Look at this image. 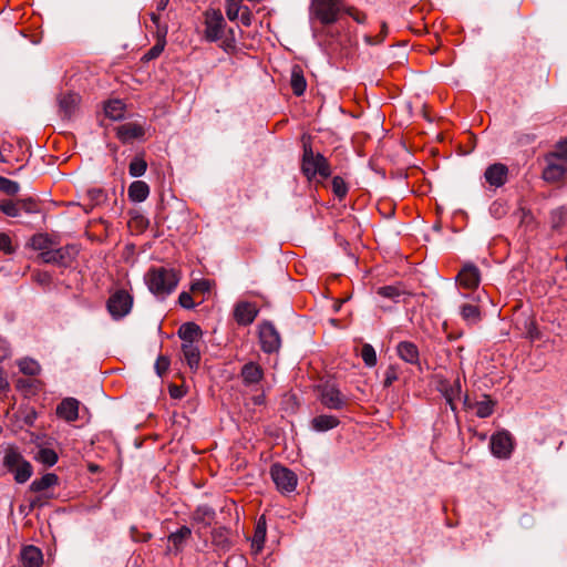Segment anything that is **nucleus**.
Here are the masks:
<instances>
[{"label":"nucleus","mask_w":567,"mask_h":567,"mask_svg":"<svg viewBox=\"0 0 567 567\" xmlns=\"http://www.w3.org/2000/svg\"><path fill=\"white\" fill-rule=\"evenodd\" d=\"M147 169V163L143 157L136 156L134 157L128 166V173L133 177H140L145 174Z\"/></svg>","instance_id":"obj_33"},{"label":"nucleus","mask_w":567,"mask_h":567,"mask_svg":"<svg viewBox=\"0 0 567 567\" xmlns=\"http://www.w3.org/2000/svg\"><path fill=\"white\" fill-rule=\"evenodd\" d=\"M258 315V309L254 303L239 302L234 310V317L238 324L248 326L254 322Z\"/></svg>","instance_id":"obj_14"},{"label":"nucleus","mask_w":567,"mask_h":567,"mask_svg":"<svg viewBox=\"0 0 567 567\" xmlns=\"http://www.w3.org/2000/svg\"><path fill=\"white\" fill-rule=\"evenodd\" d=\"M204 37L209 42H216L221 39L225 30V20L220 11L208 10L205 12Z\"/></svg>","instance_id":"obj_5"},{"label":"nucleus","mask_w":567,"mask_h":567,"mask_svg":"<svg viewBox=\"0 0 567 567\" xmlns=\"http://www.w3.org/2000/svg\"><path fill=\"white\" fill-rule=\"evenodd\" d=\"M264 375L262 367L254 361L245 363L240 369V378L246 386L258 385L264 380Z\"/></svg>","instance_id":"obj_12"},{"label":"nucleus","mask_w":567,"mask_h":567,"mask_svg":"<svg viewBox=\"0 0 567 567\" xmlns=\"http://www.w3.org/2000/svg\"><path fill=\"white\" fill-rule=\"evenodd\" d=\"M37 460L47 466H53L58 462V454L51 449H41Z\"/></svg>","instance_id":"obj_39"},{"label":"nucleus","mask_w":567,"mask_h":567,"mask_svg":"<svg viewBox=\"0 0 567 567\" xmlns=\"http://www.w3.org/2000/svg\"><path fill=\"white\" fill-rule=\"evenodd\" d=\"M169 394L174 399H181L184 396V391L177 385H172L169 386Z\"/></svg>","instance_id":"obj_58"},{"label":"nucleus","mask_w":567,"mask_h":567,"mask_svg":"<svg viewBox=\"0 0 567 567\" xmlns=\"http://www.w3.org/2000/svg\"><path fill=\"white\" fill-rule=\"evenodd\" d=\"M399 379L398 369L394 365H390L384 372L383 385L385 388L391 386Z\"/></svg>","instance_id":"obj_45"},{"label":"nucleus","mask_w":567,"mask_h":567,"mask_svg":"<svg viewBox=\"0 0 567 567\" xmlns=\"http://www.w3.org/2000/svg\"><path fill=\"white\" fill-rule=\"evenodd\" d=\"M200 328L194 322L184 323L178 330V336L183 343H195L200 338Z\"/></svg>","instance_id":"obj_25"},{"label":"nucleus","mask_w":567,"mask_h":567,"mask_svg":"<svg viewBox=\"0 0 567 567\" xmlns=\"http://www.w3.org/2000/svg\"><path fill=\"white\" fill-rule=\"evenodd\" d=\"M361 358L367 367L372 368L377 364V353L374 348L369 344L364 343L361 348Z\"/></svg>","instance_id":"obj_38"},{"label":"nucleus","mask_w":567,"mask_h":567,"mask_svg":"<svg viewBox=\"0 0 567 567\" xmlns=\"http://www.w3.org/2000/svg\"><path fill=\"white\" fill-rule=\"evenodd\" d=\"M150 291L158 298H165L177 287L179 277L174 269L152 267L144 277Z\"/></svg>","instance_id":"obj_1"},{"label":"nucleus","mask_w":567,"mask_h":567,"mask_svg":"<svg viewBox=\"0 0 567 567\" xmlns=\"http://www.w3.org/2000/svg\"><path fill=\"white\" fill-rule=\"evenodd\" d=\"M178 302L183 308L190 309L194 307L193 297L188 292H182L178 297Z\"/></svg>","instance_id":"obj_52"},{"label":"nucleus","mask_w":567,"mask_h":567,"mask_svg":"<svg viewBox=\"0 0 567 567\" xmlns=\"http://www.w3.org/2000/svg\"><path fill=\"white\" fill-rule=\"evenodd\" d=\"M243 9L241 0H227L226 2V14L230 21L238 19Z\"/></svg>","instance_id":"obj_42"},{"label":"nucleus","mask_w":567,"mask_h":567,"mask_svg":"<svg viewBox=\"0 0 567 567\" xmlns=\"http://www.w3.org/2000/svg\"><path fill=\"white\" fill-rule=\"evenodd\" d=\"M21 558L24 567H41L43 556L39 548L27 546L21 551Z\"/></svg>","instance_id":"obj_21"},{"label":"nucleus","mask_w":567,"mask_h":567,"mask_svg":"<svg viewBox=\"0 0 567 567\" xmlns=\"http://www.w3.org/2000/svg\"><path fill=\"white\" fill-rule=\"evenodd\" d=\"M513 449L514 441L508 432H497L491 437V450L494 456L498 458H508Z\"/></svg>","instance_id":"obj_10"},{"label":"nucleus","mask_w":567,"mask_h":567,"mask_svg":"<svg viewBox=\"0 0 567 567\" xmlns=\"http://www.w3.org/2000/svg\"><path fill=\"white\" fill-rule=\"evenodd\" d=\"M213 515H214V512L208 508V507H199L196 509V512L194 513V518L199 520H204V519H212L213 518Z\"/></svg>","instance_id":"obj_51"},{"label":"nucleus","mask_w":567,"mask_h":567,"mask_svg":"<svg viewBox=\"0 0 567 567\" xmlns=\"http://www.w3.org/2000/svg\"><path fill=\"white\" fill-rule=\"evenodd\" d=\"M11 354V349L8 342L0 337V362L9 358Z\"/></svg>","instance_id":"obj_55"},{"label":"nucleus","mask_w":567,"mask_h":567,"mask_svg":"<svg viewBox=\"0 0 567 567\" xmlns=\"http://www.w3.org/2000/svg\"><path fill=\"white\" fill-rule=\"evenodd\" d=\"M332 189H333V193L340 198L346 196V194L348 192L346 182L339 176L333 177Z\"/></svg>","instance_id":"obj_44"},{"label":"nucleus","mask_w":567,"mask_h":567,"mask_svg":"<svg viewBox=\"0 0 567 567\" xmlns=\"http://www.w3.org/2000/svg\"><path fill=\"white\" fill-rule=\"evenodd\" d=\"M20 190V185L7 177L0 176V192L6 195L13 196Z\"/></svg>","instance_id":"obj_40"},{"label":"nucleus","mask_w":567,"mask_h":567,"mask_svg":"<svg viewBox=\"0 0 567 567\" xmlns=\"http://www.w3.org/2000/svg\"><path fill=\"white\" fill-rule=\"evenodd\" d=\"M86 196L92 203L91 206L100 204L105 198L104 192L100 188L89 189Z\"/></svg>","instance_id":"obj_47"},{"label":"nucleus","mask_w":567,"mask_h":567,"mask_svg":"<svg viewBox=\"0 0 567 567\" xmlns=\"http://www.w3.org/2000/svg\"><path fill=\"white\" fill-rule=\"evenodd\" d=\"M346 396L333 384H324L321 389V403L328 409L340 410L346 405Z\"/></svg>","instance_id":"obj_11"},{"label":"nucleus","mask_w":567,"mask_h":567,"mask_svg":"<svg viewBox=\"0 0 567 567\" xmlns=\"http://www.w3.org/2000/svg\"><path fill=\"white\" fill-rule=\"evenodd\" d=\"M182 351L188 367L192 370H196L200 362V351L198 346L195 343H183Z\"/></svg>","instance_id":"obj_24"},{"label":"nucleus","mask_w":567,"mask_h":567,"mask_svg":"<svg viewBox=\"0 0 567 567\" xmlns=\"http://www.w3.org/2000/svg\"><path fill=\"white\" fill-rule=\"evenodd\" d=\"M460 315L462 319L470 326L476 324L482 319L478 306L472 302L461 305Z\"/></svg>","instance_id":"obj_23"},{"label":"nucleus","mask_w":567,"mask_h":567,"mask_svg":"<svg viewBox=\"0 0 567 567\" xmlns=\"http://www.w3.org/2000/svg\"><path fill=\"white\" fill-rule=\"evenodd\" d=\"M346 12L359 23H362L365 20V16L353 8L347 9Z\"/></svg>","instance_id":"obj_57"},{"label":"nucleus","mask_w":567,"mask_h":567,"mask_svg":"<svg viewBox=\"0 0 567 567\" xmlns=\"http://www.w3.org/2000/svg\"><path fill=\"white\" fill-rule=\"evenodd\" d=\"M20 204V212L24 210L28 214H32L37 212V203L32 198L19 199L17 200Z\"/></svg>","instance_id":"obj_49"},{"label":"nucleus","mask_w":567,"mask_h":567,"mask_svg":"<svg viewBox=\"0 0 567 567\" xmlns=\"http://www.w3.org/2000/svg\"><path fill=\"white\" fill-rule=\"evenodd\" d=\"M480 271L474 265H465L457 275L461 287L466 289L476 288L480 284Z\"/></svg>","instance_id":"obj_15"},{"label":"nucleus","mask_w":567,"mask_h":567,"mask_svg":"<svg viewBox=\"0 0 567 567\" xmlns=\"http://www.w3.org/2000/svg\"><path fill=\"white\" fill-rule=\"evenodd\" d=\"M169 368V360L167 357L159 355L155 362V371L162 377Z\"/></svg>","instance_id":"obj_48"},{"label":"nucleus","mask_w":567,"mask_h":567,"mask_svg":"<svg viewBox=\"0 0 567 567\" xmlns=\"http://www.w3.org/2000/svg\"><path fill=\"white\" fill-rule=\"evenodd\" d=\"M75 255V248L66 246L61 247L59 249H49L42 251L39 255V259L44 264H55L59 266L66 267L68 265H70Z\"/></svg>","instance_id":"obj_9"},{"label":"nucleus","mask_w":567,"mask_h":567,"mask_svg":"<svg viewBox=\"0 0 567 567\" xmlns=\"http://www.w3.org/2000/svg\"><path fill=\"white\" fill-rule=\"evenodd\" d=\"M31 245L37 250H49V239L44 235L33 236L31 239Z\"/></svg>","instance_id":"obj_46"},{"label":"nucleus","mask_w":567,"mask_h":567,"mask_svg":"<svg viewBox=\"0 0 567 567\" xmlns=\"http://www.w3.org/2000/svg\"><path fill=\"white\" fill-rule=\"evenodd\" d=\"M266 534H267V524L265 516H260L257 520L255 533L251 538V549L255 554H258L262 550L264 544L266 540Z\"/></svg>","instance_id":"obj_18"},{"label":"nucleus","mask_w":567,"mask_h":567,"mask_svg":"<svg viewBox=\"0 0 567 567\" xmlns=\"http://www.w3.org/2000/svg\"><path fill=\"white\" fill-rule=\"evenodd\" d=\"M192 535L190 528L182 526L177 532L169 535L168 539L173 543L175 548L178 550L183 542Z\"/></svg>","instance_id":"obj_36"},{"label":"nucleus","mask_w":567,"mask_h":567,"mask_svg":"<svg viewBox=\"0 0 567 567\" xmlns=\"http://www.w3.org/2000/svg\"><path fill=\"white\" fill-rule=\"evenodd\" d=\"M132 305V296L127 291L118 290L110 297L107 309L114 319H121L131 311Z\"/></svg>","instance_id":"obj_7"},{"label":"nucleus","mask_w":567,"mask_h":567,"mask_svg":"<svg viewBox=\"0 0 567 567\" xmlns=\"http://www.w3.org/2000/svg\"><path fill=\"white\" fill-rule=\"evenodd\" d=\"M396 353L403 361L410 364H415L419 362V349L413 342L401 341L396 346Z\"/></svg>","instance_id":"obj_17"},{"label":"nucleus","mask_w":567,"mask_h":567,"mask_svg":"<svg viewBox=\"0 0 567 567\" xmlns=\"http://www.w3.org/2000/svg\"><path fill=\"white\" fill-rule=\"evenodd\" d=\"M19 369L27 375H37L40 372V365L37 361L31 359H23L19 361Z\"/></svg>","instance_id":"obj_41"},{"label":"nucleus","mask_w":567,"mask_h":567,"mask_svg":"<svg viewBox=\"0 0 567 567\" xmlns=\"http://www.w3.org/2000/svg\"><path fill=\"white\" fill-rule=\"evenodd\" d=\"M485 181L494 187L503 186L508 177V168L502 163L489 165L484 173Z\"/></svg>","instance_id":"obj_13"},{"label":"nucleus","mask_w":567,"mask_h":567,"mask_svg":"<svg viewBox=\"0 0 567 567\" xmlns=\"http://www.w3.org/2000/svg\"><path fill=\"white\" fill-rule=\"evenodd\" d=\"M259 341L261 350L267 353L278 351L281 346L280 334L275 326L269 321L260 323Z\"/></svg>","instance_id":"obj_6"},{"label":"nucleus","mask_w":567,"mask_h":567,"mask_svg":"<svg viewBox=\"0 0 567 567\" xmlns=\"http://www.w3.org/2000/svg\"><path fill=\"white\" fill-rule=\"evenodd\" d=\"M7 148L3 146V147H0V163H6L7 162V158L3 154V152L6 151Z\"/></svg>","instance_id":"obj_61"},{"label":"nucleus","mask_w":567,"mask_h":567,"mask_svg":"<svg viewBox=\"0 0 567 567\" xmlns=\"http://www.w3.org/2000/svg\"><path fill=\"white\" fill-rule=\"evenodd\" d=\"M442 390L446 402L450 404L452 410H455V401L461 399L462 388L461 382L456 379L453 384H442Z\"/></svg>","instance_id":"obj_28"},{"label":"nucleus","mask_w":567,"mask_h":567,"mask_svg":"<svg viewBox=\"0 0 567 567\" xmlns=\"http://www.w3.org/2000/svg\"><path fill=\"white\" fill-rule=\"evenodd\" d=\"M241 23L246 27L250 25L251 23V12L249 11L248 7H244V9L240 11L239 17Z\"/></svg>","instance_id":"obj_56"},{"label":"nucleus","mask_w":567,"mask_h":567,"mask_svg":"<svg viewBox=\"0 0 567 567\" xmlns=\"http://www.w3.org/2000/svg\"><path fill=\"white\" fill-rule=\"evenodd\" d=\"M17 483H25L32 475V466L28 461L21 462L19 466L12 472Z\"/></svg>","instance_id":"obj_32"},{"label":"nucleus","mask_w":567,"mask_h":567,"mask_svg":"<svg viewBox=\"0 0 567 567\" xmlns=\"http://www.w3.org/2000/svg\"><path fill=\"white\" fill-rule=\"evenodd\" d=\"M117 137L123 142H130L134 138L142 137L144 130L136 123H124L116 128Z\"/></svg>","instance_id":"obj_19"},{"label":"nucleus","mask_w":567,"mask_h":567,"mask_svg":"<svg viewBox=\"0 0 567 567\" xmlns=\"http://www.w3.org/2000/svg\"><path fill=\"white\" fill-rule=\"evenodd\" d=\"M301 169L309 179L317 175L323 178L330 175V167L327 159L319 153L315 154L311 146L306 143L303 144Z\"/></svg>","instance_id":"obj_2"},{"label":"nucleus","mask_w":567,"mask_h":567,"mask_svg":"<svg viewBox=\"0 0 567 567\" xmlns=\"http://www.w3.org/2000/svg\"><path fill=\"white\" fill-rule=\"evenodd\" d=\"M270 474L278 489L286 493L295 491L297 476L292 471L282 465L275 464L271 466Z\"/></svg>","instance_id":"obj_8"},{"label":"nucleus","mask_w":567,"mask_h":567,"mask_svg":"<svg viewBox=\"0 0 567 567\" xmlns=\"http://www.w3.org/2000/svg\"><path fill=\"white\" fill-rule=\"evenodd\" d=\"M254 403L257 404V405L262 404L264 403V394L256 395L254 398Z\"/></svg>","instance_id":"obj_60"},{"label":"nucleus","mask_w":567,"mask_h":567,"mask_svg":"<svg viewBox=\"0 0 567 567\" xmlns=\"http://www.w3.org/2000/svg\"><path fill=\"white\" fill-rule=\"evenodd\" d=\"M543 177L547 182H558L567 177V151L563 152L557 146V153L553 155L544 169Z\"/></svg>","instance_id":"obj_4"},{"label":"nucleus","mask_w":567,"mask_h":567,"mask_svg":"<svg viewBox=\"0 0 567 567\" xmlns=\"http://www.w3.org/2000/svg\"><path fill=\"white\" fill-rule=\"evenodd\" d=\"M475 414L478 417H487L493 413L494 410V402L489 399H485L483 401L476 402L474 405Z\"/></svg>","instance_id":"obj_35"},{"label":"nucleus","mask_w":567,"mask_h":567,"mask_svg":"<svg viewBox=\"0 0 567 567\" xmlns=\"http://www.w3.org/2000/svg\"><path fill=\"white\" fill-rule=\"evenodd\" d=\"M0 210L9 217L20 216V204L17 200H1Z\"/></svg>","instance_id":"obj_37"},{"label":"nucleus","mask_w":567,"mask_h":567,"mask_svg":"<svg viewBox=\"0 0 567 567\" xmlns=\"http://www.w3.org/2000/svg\"><path fill=\"white\" fill-rule=\"evenodd\" d=\"M559 148L565 152L567 151V138L564 142L559 143Z\"/></svg>","instance_id":"obj_63"},{"label":"nucleus","mask_w":567,"mask_h":567,"mask_svg":"<svg viewBox=\"0 0 567 567\" xmlns=\"http://www.w3.org/2000/svg\"><path fill=\"white\" fill-rule=\"evenodd\" d=\"M23 456L16 449H8L3 457V465L9 472H13L23 462Z\"/></svg>","instance_id":"obj_31"},{"label":"nucleus","mask_w":567,"mask_h":567,"mask_svg":"<svg viewBox=\"0 0 567 567\" xmlns=\"http://www.w3.org/2000/svg\"><path fill=\"white\" fill-rule=\"evenodd\" d=\"M0 251L8 255L16 251L11 237L6 233H0Z\"/></svg>","instance_id":"obj_43"},{"label":"nucleus","mask_w":567,"mask_h":567,"mask_svg":"<svg viewBox=\"0 0 567 567\" xmlns=\"http://www.w3.org/2000/svg\"><path fill=\"white\" fill-rule=\"evenodd\" d=\"M210 289V282L208 280H198L192 285V291L206 292Z\"/></svg>","instance_id":"obj_53"},{"label":"nucleus","mask_w":567,"mask_h":567,"mask_svg":"<svg viewBox=\"0 0 567 567\" xmlns=\"http://www.w3.org/2000/svg\"><path fill=\"white\" fill-rule=\"evenodd\" d=\"M168 0H161L159 8L164 9L167 4Z\"/></svg>","instance_id":"obj_64"},{"label":"nucleus","mask_w":567,"mask_h":567,"mask_svg":"<svg viewBox=\"0 0 567 567\" xmlns=\"http://www.w3.org/2000/svg\"><path fill=\"white\" fill-rule=\"evenodd\" d=\"M79 401L66 398L56 406V414L66 422H74L79 417Z\"/></svg>","instance_id":"obj_16"},{"label":"nucleus","mask_w":567,"mask_h":567,"mask_svg":"<svg viewBox=\"0 0 567 567\" xmlns=\"http://www.w3.org/2000/svg\"><path fill=\"white\" fill-rule=\"evenodd\" d=\"M164 50V43H156L146 54L145 58L147 60H152L157 58Z\"/></svg>","instance_id":"obj_54"},{"label":"nucleus","mask_w":567,"mask_h":567,"mask_svg":"<svg viewBox=\"0 0 567 567\" xmlns=\"http://www.w3.org/2000/svg\"><path fill=\"white\" fill-rule=\"evenodd\" d=\"M58 484V476L53 473H48L39 480H34L30 488L33 492H42Z\"/></svg>","instance_id":"obj_29"},{"label":"nucleus","mask_w":567,"mask_h":567,"mask_svg":"<svg viewBox=\"0 0 567 567\" xmlns=\"http://www.w3.org/2000/svg\"><path fill=\"white\" fill-rule=\"evenodd\" d=\"M34 281L43 287L49 286L51 284V275L47 271H35L32 275Z\"/></svg>","instance_id":"obj_50"},{"label":"nucleus","mask_w":567,"mask_h":567,"mask_svg":"<svg viewBox=\"0 0 567 567\" xmlns=\"http://www.w3.org/2000/svg\"><path fill=\"white\" fill-rule=\"evenodd\" d=\"M342 9V0H311L310 11L322 24L337 22Z\"/></svg>","instance_id":"obj_3"},{"label":"nucleus","mask_w":567,"mask_h":567,"mask_svg":"<svg viewBox=\"0 0 567 567\" xmlns=\"http://www.w3.org/2000/svg\"><path fill=\"white\" fill-rule=\"evenodd\" d=\"M127 195L132 202L142 203L150 195V186L143 181L133 182L128 186Z\"/></svg>","instance_id":"obj_22"},{"label":"nucleus","mask_w":567,"mask_h":567,"mask_svg":"<svg viewBox=\"0 0 567 567\" xmlns=\"http://www.w3.org/2000/svg\"><path fill=\"white\" fill-rule=\"evenodd\" d=\"M339 420L332 415H318L312 419L311 425L315 431L326 432L338 426Z\"/></svg>","instance_id":"obj_27"},{"label":"nucleus","mask_w":567,"mask_h":567,"mask_svg":"<svg viewBox=\"0 0 567 567\" xmlns=\"http://www.w3.org/2000/svg\"><path fill=\"white\" fill-rule=\"evenodd\" d=\"M290 84L293 93L297 96H300L305 93L307 87V82L303 76L302 69L299 65H295L291 70V79Z\"/></svg>","instance_id":"obj_26"},{"label":"nucleus","mask_w":567,"mask_h":567,"mask_svg":"<svg viewBox=\"0 0 567 567\" xmlns=\"http://www.w3.org/2000/svg\"><path fill=\"white\" fill-rule=\"evenodd\" d=\"M233 42H234L233 40L231 41L225 40L223 45H224L225 49L234 48V43Z\"/></svg>","instance_id":"obj_62"},{"label":"nucleus","mask_w":567,"mask_h":567,"mask_svg":"<svg viewBox=\"0 0 567 567\" xmlns=\"http://www.w3.org/2000/svg\"><path fill=\"white\" fill-rule=\"evenodd\" d=\"M80 96L75 93L63 94L59 99L60 112L64 117H71L79 105Z\"/></svg>","instance_id":"obj_20"},{"label":"nucleus","mask_w":567,"mask_h":567,"mask_svg":"<svg viewBox=\"0 0 567 567\" xmlns=\"http://www.w3.org/2000/svg\"><path fill=\"white\" fill-rule=\"evenodd\" d=\"M9 382L7 378L3 375V373L0 372V392L8 389Z\"/></svg>","instance_id":"obj_59"},{"label":"nucleus","mask_w":567,"mask_h":567,"mask_svg":"<svg viewBox=\"0 0 567 567\" xmlns=\"http://www.w3.org/2000/svg\"><path fill=\"white\" fill-rule=\"evenodd\" d=\"M377 293L383 298L398 301V298L404 293L400 286H383L378 288Z\"/></svg>","instance_id":"obj_34"},{"label":"nucleus","mask_w":567,"mask_h":567,"mask_svg":"<svg viewBox=\"0 0 567 567\" xmlns=\"http://www.w3.org/2000/svg\"><path fill=\"white\" fill-rule=\"evenodd\" d=\"M104 112L111 120H120L124 116L125 105L121 100H112L105 104Z\"/></svg>","instance_id":"obj_30"}]
</instances>
